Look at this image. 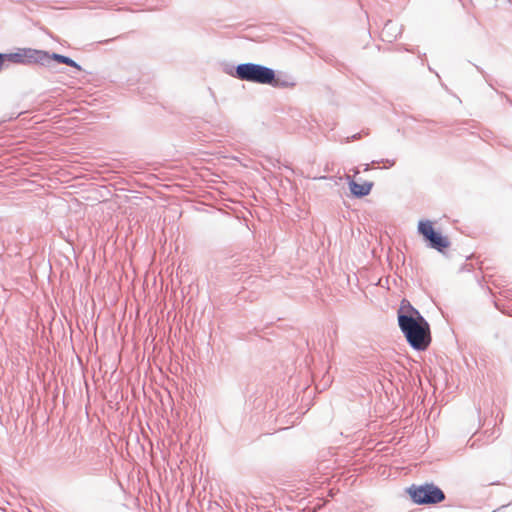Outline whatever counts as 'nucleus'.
<instances>
[{
	"instance_id": "4468645a",
	"label": "nucleus",
	"mask_w": 512,
	"mask_h": 512,
	"mask_svg": "<svg viewBox=\"0 0 512 512\" xmlns=\"http://www.w3.org/2000/svg\"><path fill=\"white\" fill-rule=\"evenodd\" d=\"M208 91H209V93L214 97L213 92H212V89H210V88H209V89H208Z\"/></svg>"
},
{
	"instance_id": "2eb2a0df",
	"label": "nucleus",
	"mask_w": 512,
	"mask_h": 512,
	"mask_svg": "<svg viewBox=\"0 0 512 512\" xmlns=\"http://www.w3.org/2000/svg\"><path fill=\"white\" fill-rule=\"evenodd\" d=\"M370 168V165H367L366 168L364 169L365 171H368V169Z\"/></svg>"
},
{
	"instance_id": "f8f14e48",
	"label": "nucleus",
	"mask_w": 512,
	"mask_h": 512,
	"mask_svg": "<svg viewBox=\"0 0 512 512\" xmlns=\"http://www.w3.org/2000/svg\"><path fill=\"white\" fill-rule=\"evenodd\" d=\"M317 54L320 56V58H323L325 61H327V62L330 61L329 58L324 57L322 54H320V53H317Z\"/></svg>"
},
{
	"instance_id": "f257e3e1",
	"label": "nucleus",
	"mask_w": 512,
	"mask_h": 512,
	"mask_svg": "<svg viewBox=\"0 0 512 512\" xmlns=\"http://www.w3.org/2000/svg\"><path fill=\"white\" fill-rule=\"evenodd\" d=\"M223 71L241 81L270 85L274 88L284 89L296 86L292 75L258 63L246 62L236 66L225 64Z\"/></svg>"
},
{
	"instance_id": "7ed1b4c3",
	"label": "nucleus",
	"mask_w": 512,
	"mask_h": 512,
	"mask_svg": "<svg viewBox=\"0 0 512 512\" xmlns=\"http://www.w3.org/2000/svg\"><path fill=\"white\" fill-rule=\"evenodd\" d=\"M10 60H12L15 63H22V64H42L44 65L47 61L50 59H53L59 63L66 64L68 66L74 67L77 70H81V67L71 58L53 53L52 55H49L47 52L42 50H36L32 48H23L19 49L17 52L11 54Z\"/></svg>"
},
{
	"instance_id": "1a4fd4ad",
	"label": "nucleus",
	"mask_w": 512,
	"mask_h": 512,
	"mask_svg": "<svg viewBox=\"0 0 512 512\" xmlns=\"http://www.w3.org/2000/svg\"><path fill=\"white\" fill-rule=\"evenodd\" d=\"M361 137H362V133H361V132H359V133H355V134H353V135H351V136L347 137V138L345 139V143H349V142H352V141L359 140V139H361Z\"/></svg>"
},
{
	"instance_id": "9b49d317",
	"label": "nucleus",
	"mask_w": 512,
	"mask_h": 512,
	"mask_svg": "<svg viewBox=\"0 0 512 512\" xmlns=\"http://www.w3.org/2000/svg\"><path fill=\"white\" fill-rule=\"evenodd\" d=\"M4 61H5V56L0 54V71L2 70Z\"/></svg>"
},
{
	"instance_id": "ddd939ff",
	"label": "nucleus",
	"mask_w": 512,
	"mask_h": 512,
	"mask_svg": "<svg viewBox=\"0 0 512 512\" xmlns=\"http://www.w3.org/2000/svg\"><path fill=\"white\" fill-rule=\"evenodd\" d=\"M476 69H477L479 72L483 73V70H482L479 66H476Z\"/></svg>"
},
{
	"instance_id": "f03ea898",
	"label": "nucleus",
	"mask_w": 512,
	"mask_h": 512,
	"mask_svg": "<svg viewBox=\"0 0 512 512\" xmlns=\"http://www.w3.org/2000/svg\"><path fill=\"white\" fill-rule=\"evenodd\" d=\"M397 319L401 332L414 350L424 351L429 347L431 343L430 325L407 299L401 301Z\"/></svg>"
},
{
	"instance_id": "0eeeda50",
	"label": "nucleus",
	"mask_w": 512,
	"mask_h": 512,
	"mask_svg": "<svg viewBox=\"0 0 512 512\" xmlns=\"http://www.w3.org/2000/svg\"><path fill=\"white\" fill-rule=\"evenodd\" d=\"M401 32L402 29L398 26L397 23L388 20L382 30V38L385 41L392 42L401 34Z\"/></svg>"
},
{
	"instance_id": "20e7f679",
	"label": "nucleus",
	"mask_w": 512,
	"mask_h": 512,
	"mask_svg": "<svg viewBox=\"0 0 512 512\" xmlns=\"http://www.w3.org/2000/svg\"><path fill=\"white\" fill-rule=\"evenodd\" d=\"M411 501L417 505H436L446 498L444 491L432 482L412 484L406 489Z\"/></svg>"
},
{
	"instance_id": "39448f33",
	"label": "nucleus",
	"mask_w": 512,
	"mask_h": 512,
	"mask_svg": "<svg viewBox=\"0 0 512 512\" xmlns=\"http://www.w3.org/2000/svg\"><path fill=\"white\" fill-rule=\"evenodd\" d=\"M418 233L423 237L427 246L443 253L450 246L449 239L433 227L430 220H420L417 226Z\"/></svg>"
},
{
	"instance_id": "9d476101",
	"label": "nucleus",
	"mask_w": 512,
	"mask_h": 512,
	"mask_svg": "<svg viewBox=\"0 0 512 512\" xmlns=\"http://www.w3.org/2000/svg\"><path fill=\"white\" fill-rule=\"evenodd\" d=\"M196 156H197V154L194 151V166H193V169H194V182L196 181V173H195V171L198 169V166L196 165V163L198 162V159L196 158Z\"/></svg>"
},
{
	"instance_id": "423d86ee",
	"label": "nucleus",
	"mask_w": 512,
	"mask_h": 512,
	"mask_svg": "<svg viewBox=\"0 0 512 512\" xmlns=\"http://www.w3.org/2000/svg\"><path fill=\"white\" fill-rule=\"evenodd\" d=\"M373 187L372 182H364L362 184L357 183L354 180L349 182V189L351 194L356 198H363L370 194L371 189Z\"/></svg>"
},
{
	"instance_id": "6e6552de",
	"label": "nucleus",
	"mask_w": 512,
	"mask_h": 512,
	"mask_svg": "<svg viewBox=\"0 0 512 512\" xmlns=\"http://www.w3.org/2000/svg\"><path fill=\"white\" fill-rule=\"evenodd\" d=\"M378 163H383L384 164V168H391L395 165V160L394 159H381V160H373L371 162V165H374V164H378Z\"/></svg>"
}]
</instances>
